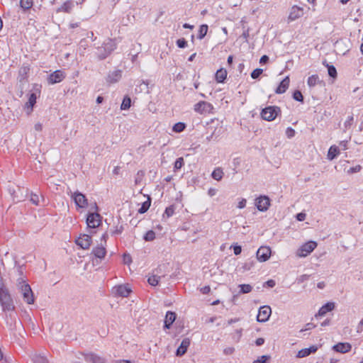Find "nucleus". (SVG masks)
I'll return each instance as SVG.
<instances>
[{
	"mask_svg": "<svg viewBox=\"0 0 363 363\" xmlns=\"http://www.w3.org/2000/svg\"><path fill=\"white\" fill-rule=\"evenodd\" d=\"M362 169V167L360 165H356L354 167H350L349 169H347V172L349 174H354L359 172Z\"/></svg>",
	"mask_w": 363,
	"mask_h": 363,
	"instance_id": "obj_48",
	"label": "nucleus"
},
{
	"mask_svg": "<svg viewBox=\"0 0 363 363\" xmlns=\"http://www.w3.org/2000/svg\"><path fill=\"white\" fill-rule=\"evenodd\" d=\"M186 125L184 123L178 122L173 125L172 130L175 133H181L184 130Z\"/></svg>",
	"mask_w": 363,
	"mask_h": 363,
	"instance_id": "obj_34",
	"label": "nucleus"
},
{
	"mask_svg": "<svg viewBox=\"0 0 363 363\" xmlns=\"http://www.w3.org/2000/svg\"><path fill=\"white\" fill-rule=\"evenodd\" d=\"M177 315L174 312L167 311L165 315L164 328L169 329L176 319Z\"/></svg>",
	"mask_w": 363,
	"mask_h": 363,
	"instance_id": "obj_20",
	"label": "nucleus"
},
{
	"mask_svg": "<svg viewBox=\"0 0 363 363\" xmlns=\"http://www.w3.org/2000/svg\"><path fill=\"white\" fill-rule=\"evenodd\" d=\"M271 248L267 246L260 247L257 251V258L259 262L267 261L271 255Z\"/></svg>",
	"mask_w": 363,
	"mask_h": 363,
	"instance_id": "obj_12",
	"label": "nucleus"
},
{
	"mask_svg": "<svg viewBox=\"0 0 363 363\" xmlns=\"http://www.w3.org/2000/svg\"><path fill=\"white\" fill-rule=\"evenodd\" d=\"M333 349L340 353H346L351 350L352 345L348 342H339L333 347Z\"/></svg>",
	"mask_w": 363,
	"mask_h": 363,
	"instance_id": "obj_17",
	"label": "nucleus"
},
{
	"mask_svg": "<svg viewBox=\"0 0 363 363\" xmlns=\"http://www.w3.org/2000/svg\"><path fill=\"white\" fill-rule=\"evenodd\" d=\"M72 9V3L69 1L65 2L58 9L59 11L69 13Z\"/></svg>",
	"mask_w": 363,
	"mask_h": 363,
	"instance_id": "obj_32",
	"label": "nucleus"
},
{
	"mask_svg": "<svg viewBox=\"0 0 363 363\" xmlns=\"http://www.w3.org/2000/svg\"><path fill=\"white\" fill-rule=\"evenodd\" d=\"M151 204V199L150 196H148L147 201L143 203L141 207L138 209L139 213H146Z\"/></svg>",
	"mask_w": 363,
	"mask_h": 363,
	"instance_id": "obj_30",
	"label": "nucleus"
},
{
	"mask_svg": "<svg viewBox=\"0 0 363 363\" xmlns=\"http://www.w3.org/2000/svg\"><path fill=\"white\" fill-rule=\"evenodd\" d=\"M190 345V340L189 338H184L182 340L180 346L176 351V355L178 357L183 356L187 351L188 347Z\"/></svg>",
	"mask_w": 363,
	"mask_h": 363,
	"instance_id": "obj_18",
	"label": "nucleus"
},
{
	"mask_svg": "<svg viewBox=\"0 0 363 363\" xmlns=\"http://www.w3.org/2000/svg\"><path fill=\"white\" fill-rule=\"evenodd\" d=\"M65 78V72L62 70H56L51 73L48 78V82L50 84H54L62 82Z\"/></svg>",
	"mask_w": 363,
	"mask_h": 363,
	"instance_id": "obj_13",
	"label": "nucleus"
},
{
	"mask_svg": "<svg viewBox=\"0 0 363 363\" xmlns=\"http://www.w3.org/2000/svg\"><path fill=\"white\" fill-rule=\"evenodd\" d=\"M102 217L97 213H89L86 216V224L89 228H96L101 223Z\"/></svg>",
	"mask_w": 363,
	"mask_h": 363,
	"instance_id": "obj_6",
	"label": "nucleus"
},
{
	"mask_svg": "<svg viewBox=\"0 0 363 363\" xmlns=\"http://www.w3.org/2000/svg\"><path fill=\"white\" fill-rule=\"evenodd\" d=\"M269 358L270 357L268 355H262L257 359L255 360L252 363H266V362L269 359Z\"/></svg>",
	"mask_w": 363,
	"mask_h": 363,
	"instance_id": "obj_49",
	"label": "nucleus"
},
{
	"mask_svg": "<svg viewBox=\"0 0 363 363\" xmlns=\"http://www.w3.org/2000/svg\"><path fill=\"white\" fill-rule=\"evenodd\" d=\"M272 313V309L269 306H262L258 311L257 315V320L259 323H264L267 321Z\"/></svg>",
	"mask_w": 363,
	"mask_h": 363,
	"instance_id": "obj_8",
	"label": "nucleus"
},
{
	"mask_svg": "<svg viewBox=\"0 0 363 363\" xmlns=\"http://www.w3.org/2000/svg\"><path fill=\"white\" fill-rule=\"evenodd\" d=\"M233 252L235 255H238L242 252V247L240 245H236L233 246Z\"/></svg>",
	"mask_w": 363,
	"mask_h": 363,
	"instance_id": "obj_56",
	"label": "nucleus"
},
{
	"mask_svg": "<svg viewBox=\"0 0 363 363\" xmlns=\"http://www.w3.org/2000/svg\"><path fill=\"white\" fill-rule=\"evenodd\" d=\"M72 198L78 208H84L88 206L87 199L82 193L76 191L72 195Z\"/></svg>",
	"mask_w": 363,
	"mask_h": 363,
	"instance_id": "obj_10",
	"label": "nucleus"
},
{
	"mask_svg": "<svg viewBox=\"0 0 363 363\" xmlns=\"http://www.w3.org/2000/svg\"><path fill=\"white\" fill-rule=\"evenodd\" d=\"M36 99H37V97H36V95L35 93L30 94L29 99H28V101L26 103V106L30 107L32 109L33 106L36 103Z\"/></svg>",
	"mask_w": 363,
	"mask_h": 363,
	"instance_id": "obj_41",
	"label": "nucleus"
},
{
	"mask_svg": "<svg viewBox=\"0 0 363 363\" xmlns=\"http://www.w3.org/2000/svg\"><path fill=\"white\" fill-rule=\"evenodd\" d=\"M317 247V243L315 241H308L302 245L296 252V256L298 257H305Z\"/></svg>",
	"mask_w": 363,
	"mask_h": 363,
	"instance_id": "obj_5",
	"label": "nucleus"
},
{
	"mask_svg": "<svg viewBox=\"0 0 363 363\" xmlns=\"http://www.w3.org/2000/svg\"><path fill=\"white\" fill-rule=\"evenodd\" d=\"M293 99L295 101L302 102V103L303 102V99H304L302 93L299 90H296L293 93Z\"/></svg>",
	"mask_w": 363,
	"mask_h": 363,
	"instance_id": "obj_44",
	"label": "nucleus"
},
{
	"mask_svg": "<svg viewBox=\"0 0 363 363\" xmlns=\"http://www.w3.org/2000/svg\"><path fill=\"white\" fill-rule=\"evenodd\" d=\"M296 218L299 221H303L306 218V214L303 213H300L296 215Z\"/></svg>",
	"mask_w": 363,
	"mask_h": 363,
	"instance_id": "obj_61",
	"label": "nucleus"
},
{
	"mask_svg": "<svg viewBox=\"0 0 363 363\" xmlns=\"http://www.w3.org/2000/svg\"><path fill=\"white\" fill-rule=\"evenodd\" d=\"M340 153V150H339V148L338 147H337L336 145H332L330 148H329V150H328V159L329 160H334Z\"/></svg>",
	"mask_w": 363,
	"mask_h": 363,
	"instance_id": "obj_26",
	"label": "nucleus"
},
{
	"mask_svg": "<svg viewBox=\"0 0 363 363\" xmlns=\"http://www.w3.org/2000/svg\"><path fill=\"white\" fill-rule=\"evenodd\" d=\"M270 205V200L267 196H260L255 200V206L259 211H266Z\"/></svg>",
	"mask_w": 363,
	"mask_h": 363,
	"instance_id": "obj_9",
	"label": "nucleus"
},
{
	"mask_svg": "<svg viewBox=\"0 0 363 363\" xmlns=\"http://www.w3.org/2000/svg\"><path fill=\"white\" fill-rule=\"evenodd\" d=\"M269 61V57L267 55H263L261 57L260 60H259V63L260 64H265L267 63V62Z\"/></svg>",
	"mask_w": 363,
	"mask_h": 363,
	"instance_id": "obj_60",
	"label": "nucleus"
},
{
	"mask_svg": "<svg viewBox=\"0 0 363 363\" xmlns=\"http://www.w3.org/2000/svg\"><path fill=\"white\" fill-rule=\"evenodd\" d=\"M143 175H144V172L143 171L138 172L137 177L135 179V184H138L141 182V178Z\"/></svg>",
	"mask_w": 363,
	"mask_h": 363,
	"instance_id": "obj_53",
	"label": "nucleus"
},
{
	"mask_svg": "<svg viewBox=\"0 0 363 363\" xmlns=\"http://www.w3.org/2000/svg\"><path fill=\"white\" fill-rule=\"evenodd\" d=\"M123 228L121 225L119 228L117 227L116 229L112 232V234L113 235H116V234L118 235V234H121L123 232Z\"/></svg>",
	"mask_w": 363,
	"mask_h": 363,
	"instance_id": "obj_64",
	"label": "nucleus"
},
{
	"mask_svg": "<svg viewBox=\"0 0 363 363\" xmlns=\"http://www.w3.org/2000/svg\"><path fill=\"white\" fill-rule=\"evenodd\" d=\"M122 77V71L116 69L110 72L106 77V82L109 84H113L118 82Z\"/></svg>",
	"mask_w": 363,
	"mask_h": 363,
	"instance_id": "obj_16",
	"label": "nucleus"
},
{
	"mask_svg": "<svg viewBox=\"0 0 363 363\" xmlns=\"http://www.w3.org/2000/svg\"><path fill=\"white\" fill-rule=\"evenodd\" d=\"M213 109V105L205 101H199L194 105V111L201 114L209 113Z\"/></svg>",
	"mask_w": 363,
	"mask_h": 363,
	"instance_id": "obj_7",
	"label": "nucleus"
},
{
	"mask_svg": "<svg viewBox=\"0 0 363 363\" xmlns=\"http://www.w3.org/2000/svg\"><path fill=\"white\" fill-rule=\"evenodd\" d=\"M92 240L91 237L89 235H83L76 240L75 242L77 245L84 250H87L91 246Z\"/></svg>",
	"mask_w": 363,
	"mask_h": 363,
	"instance_id": "obj_14",
	"label": "nucleus"
},
{
	"mask_svg": "<svg viewBox=\"0 0 363 363\" xmlns=\"http://www.w3.org/2000/svg\"><path fill=\"white\" fill-rule=\"evenodd\" d=\"M247 201L245 199H242L240 201H239L238 208H243L246 206Z\"/></svg>",
	"mask_w": 363,
	"mask_h": 363,
	"instance_id": "obj_59",
	"label": "nucleus"
},
{
	"mask_svg": "<svg viewBox=\"0 0 363 363\" xmlns=\"http://www.w3.org/2000/svg\"><path fill=\"white\" fill-rule=\"evenodd\" d=\"M315 327V325L312 323H308L306 325V327L304 329H301L300 330V332H303V331H306V330H312L313 328H314Z\"/></svg>",
	"mask_w": 363,
	"mask_h": 363,
	"instance_id": "obj_54",
	"label": "nucleus"
},
{
	"mask_svg": "<svg viewBox=\"0 0 363 363\" xmlns=\"http://www.w3.org/2000/svg\"><path fill=\"white\" fill-rule=\"evenodd\" d=\"M0 303L2 311L6 313L12 312L15 309V306L10 294L4 288H0Z\"/></svg>",
	"mask_w": 363,
	"mask_h": 363,
	"instance_id": "obj_3",
	"label": "nucleus"
},
{
	"mask_svg": "<svg viewBox=\"0 0 363 363\" xmlns=\"http://www.w3.org/2000/svg\"><path fill=\"white\" fill-rule=\"evenodd\" d=\"M304 14L303 8L298 6H294L291 7L289 15V19L291 21H295L301 16H303Z\"/></svg>",
	"mask_w": 363,
	"mask_h": 363,
	"instance_id": "obj_15",
	"label": "nucleus"
},
{
	"mask_svg": "<svg viewBox=\"0 0 363 363\" xmlns=\"http://www.w3.org/2000/svg\"><path fill=\"white\" fill-rule=\"evenodd\" d=\"M20 6L21 9H23L24 11L30 9L33 5V0H20Z\"/></svg>",
	"mask_w": 363,
	"mask_h": 363,
	"instance_id": "obj_31",
	"label": "nucleus"
},
{
	"mask_svg": "<svg viewBox=\"0 0 363 363\" xmlns=\"http://www.w3.org/2000/svg\"><path fill=\"white\" fill-rule=\"evenodd\" d=\"M281 113V108L277 106H269L262 109V118L267 121H274Z\"/></svg>",
	"mask_w": 363,
	"mask_h": 363,
	"instance_id": "obj_4",
	"label": "nucleus"
},
{
	"mask_svg": "<svg viewBox=\"0 0 363 363\" xmlns=\"http://www.w3.org/2000/svg\"><path fill=\"white\" fill-rule=\"evenodd\" d=\"M335 308V303L333 302H328L327 303L324 304L318 311V314L316 315L318 316H323L325 315L328 312H330L333 311Z\"/></svg>",
	"mask_w": 363,
	"mask_h": 363,
	"instance_id": "obj_23",
	"label": "nucleus"
},
{
	"mask_svg": "<svg viewBox=\"0 0 363 363\" xmlns=\"http://www.w3.org/2000/svg\"><path fill=\"white\" fill-rule=\"evenodd\" d=\"M211 291V288L209 286H205L203 287H202L201 289H200V291L203 294H208Z\"/></svg>",
	"mask_w": 363,
	"mask_h": 363,
	"instance_id": "obj_57",
	"label": "nucleus"
},
{
	"mask_svg": "<svg viewBox=\"0 0 363 363\" xmlns=\"http://www.w3.org/2000/svg\"><path fill=\"white\" fill-rule=\"evenodd\" d=\"M131 292L130 288L128 285H118L114 286L112 293L116 296L128 297Z\"/></svg>",
	"mask_w": 363,
	"mask_h": 363,
	"instance_id": "obj_11",
	"label": "nucleus"
},
{
	"mask_svg": "<svg viewBox=\"0 0 363 363\" xmlns=\"http://www.w3.org/2000/svg\"><path fill=\"white\" fill-rule=\"evenodd\" d=\"M320 79L318 74H313L308 78L307 84L310 87L315 86L320 82Z\"/></svg>",
	"mask_w": 363,
	"mask_h": 363,
	"instance_id": "obj_29",
	"label": "nucleus"
},
{
	"mask_svg": "<svg viewBox=\"0 0 363 363\" xmlns=\"http://www.w3.org/2000/svg\"><path fill=\"white\" fill-rule=\"evenodd\" d=\"M235 351L234 347H228L224 349L223 353L226 355L232 354Z\"/></svg>",
	"mask_w": 363,
	"mask_h": 363,
	"instance_id": "obj_55",
	"label": "nucleus"
},
{
	"mask_svg": "<svg viewBox=\"0 0 363 363\" xmlns=\"http://www.w3.org/2000/svg\"><path fill=\"white\" fill-rule=\"evenodd\" d=\"M353 121H354L353 116H348L347 119L345 121V122L344 123L345 128H349L352 125Z\"/></svg>",
	"mask_w": 363,
	"mask_h": 363,
	"instance_id": "obj_52",
	"label": "nucleus"
},
{
	"mask_svg": "<svg viewBox=\"0 0 363 363\" xmlns=\"http://www.w3.org/2000/svg\"><path fill=\"white\" fill-rule=\"evenodd\" d=\"M160 279V277H158L157 275H152L148 277L147 282L151 286H155L158 284Z\"/></svg>",
	"mask_w": 363,
	"mask_h": 363,
	"instance_id": "obj_39",
	"label": "nucleus"
},
{
	"mask_svg": "<svg viewBox=\"0 0 363 363\" xmlns=\"http://www.w3.org/2000/svg\"><path fill=\"white\" fill-rule=\"evenodd\" d=\"M179 48H184L187 46V41L184 38H179L176 42Z\"/></svg>",
	"mask_w": 363,
	"mask_h": 363,
	"instance_id": "obj_47",
	"label": "nucleus"
},
{
	"mask_svg": "<svg viewBox=\"0 0 363 363\" xmlns=\"http://www.w3.org/2000/svg\"><path fill=\"white\" fill-rule=\"evenodd\" d=\"M264 343V339L262 337H259L255 340V345L257 346H261Z\"/></svg>",
	"mask_w": 363,
	"mask_h": 363,
	"instance_id": "obj_62",
	"label": "nucleus"
},
{
	"mask_svg": "<svg viewBox=\"0 0 363 363\" xmlns=\"http://www.w3.org/2000/svg\"><path fill=\"white\" fill-rule=\"evenodd\" d=\"M92 253L96 257L102 259L106 254V250L104 246H96L93 248Z\"/></svg>",
	"mask_w": 363,
	"mask_h": 363,
	"instance_id": "obj_24",
	"label": "nucleus"
},
{
	"mask_svg": "<svg viewBox=\"0 0 363 363\" xmlns=\"http://www.w3.org/2000/svg\"><path fill=\"white\" fill-rule=\"evenodd\" d=\"M131 104V99L129 96H125L122 101V104L121 105V110H127L130 107Z\"/></svg>",
	"mask_w": 363,
	"mask_h": 363,
	"instance_id": "obj_35",
	"label": "nucleus"
},
{
	"mask_svg": "<svg viewBox=\"0 0 363 363\" xmlns=\"http://www.w3.org/2000/svg\"><path fill=\"white\" fill-rule=\"evenodd\" d=\"M117 43L114 38H107L101 46L96 48V57L99 60L106 59L116 49Z\"/></svg>",
	"mask_w": 363,
	"mask_h": 363,
	"instance_id": "obj_1",
	"label": "nucleus"
},
{
	"mask_svg": "<svg viewBox=\"0 0 363 363\" xmlns=\"http://www.w3.org/2000/svg\"><path fill=\"white\" fill-rule=\"evenodd\" d=\"M317 350L318 347L315 345L311 346L308 348L302 349L298 352L296 357L298 358L306 357L311 354L315 352Z\"/></svg>",
	"mask_w": 363,
	"mask_h": 363,
	"instance_id": "obj_22",
	"label": "nucleus"
},
{
	"mask_svg": "<svg viewBox=\"0 0 363 363\" xmlns=\"http://www.w3.org/2000/svg\"><path fill=\"white\" fill-rule=\"evenodd\" d=\"M143 239L147 242L152 241L155 239V233L150 230H148L143 236Z\"/></svg>",
	"mask_w": 363,
	"mask_h": 363,
	"instance_id": "obj_38",
	"label": "nucleus"
},
{
	"mask_svg": "<svg viewBox=\"0 0 363 363\" xmlns=\"http://www.w3.org/2000/svg\"><path fill=\"white\" fill-rule=\"evenodd\" d=\"M30 70V65L23 64L18 70V80L22 82L28 79V74Z\"/></svg>",
	"mask_w": 363,
	"mask_h": 363,
	"instance_id": "obj_19",
	"label": "nucleus"
},
{
	"mask_svg": "<svg viewBox=\"0 0 363 363\" xmlns=\"http://www.w3.org/2000/svg\"><path fill=\"white\" fill-rule=\"evenodd\" d=\"M208 29V26L206 24L201 25L199 30L198 38L200 40L203 39L206 36Z\"/></svg>",
	"mask_w": 363,
	"mask_h": 363,
	"instance_id": "obj_33",
	"label": "nucleus"
},
{
	"mask_svg": "<svg viewBox=\"0 0 363 363\" xmlns=\"http://www.w3.org/2000/svg\"><path fill=\"white\" fill-rule=\"evenodd\" d=\"M18 286L22 294L23 301L28 304L34 303L35 298L32 289L23 278L18 280Z\"/></svg>",
	"mask_w": 363,
	"mask_h": 363,
	"instance_id": "obj_2",
	"label": "nucleus"
},
{
	"mask_svg": "<svg viewBox=\"0 0 363 363\" xmlns=\"http://www.w3.org/2000/svg\"><path fill=\"white\" fill-rule=\"evenodd\" d=\"M175 206L174 205H171L166 208L164 213L163 218L167 217V218L172 216L174 213Z\"/></svg>",
	"mask_w": 363,
	"mask_h": 363,
	"instance_id": "obj_36",
	"label": "nucleus"
},
{
	"mask_svg": "<svg viewBox=\"0 0 363 363\" xmlns=\"http://www.w3.org/2000/svg\"><path fill=\"white\" fill-rule=\"evenodd\" d=\"M289 77H286L279 84V85L277 86V88L275 90V93L278 94H281L284 93L289 86Z\"/></svg>",
	"mask_w": 363,
	"mask_h": 363,
	"instance_id": "obj_21",
	"label": "nucleus"
},
{
	"mask_svg": "<svg viewBox=\"0 0 363 363\" xmlns=\"http://www.w3.org/2000/svg\"><path fill=\"white\" fill-rule=\"evenodd\" d=\"M242 335V329H237L235 332V335H233V339L236 342H239Z\"/></svg>",
	"mask_w": 363,
	"mask_h": 363,
	"instance_id": "obj_46",
	"label": "nucleus"
},
{
	"mask_svg": "<svg viewBox=\"0 0 363 363\" xmlns=\"http://www.w3.org/2000/svg\"><path fill=\"white\" fill-rule=\"evenodd\" d=\"M43 199V197L41 196H39L36 194H31L30 195V201L36 205V206H38L40 205V200Z\"/></svg>",
	"mask_w": 363,
	"mask_h": 363,
	"instance_id": "obj_42",
	"label": "nucleus"
},
{
	"mask_svg": "<svg viewBox=\"0 0 363 363\" xmlns=\"http://www.w3.org/2000/svg\"><path fill=\"white\" fill-rule=\"evenodd\" d=\"M262 69L257 68L252 72L250 75L252 79H256L262 74Z\"/></svg>",
	"mask_w": 363,
	"mask_h": 363,
	"instance_id": "obj_45",
	"label": "nucleus"
},
{
	"mask_svg": "<svg viewBox=\"0 0 363 363\" xmlns=\"http://www.w3.org/2000/svg\"><path fill=\"white\" fill-rule=\"evenodd\" d=\"M265 284L268 286L269 287H274L276 284L275 281L273 279H269L267 281L265 282Z\"/></svg>",
	"mask_w": 363,
	"mask_h": 363,
	"instance_id": "obj_63",
	"label": "nucleus"
},
{
	"mask_svg": "<svg viewBox=\"0 0 363 363\" xmlns=\"http://www.w3.org/2000/svg\"><path fill=\"white\" fill-rule=\"evenodd\" d=\"M239 287L240 289V294H247L252 291V286L250 284H240Z\"/></svg>",
	"mask_w": 363,
	"mask_h": 363,
	"instance_id": "obj_37",
	"label": "nucleus"
},
{
	"mask_svg": "<svg viewBox=\"0 0 363 363\" xmlns=\"http://www.w3.org/2000/svg\"><path fill=\"white\" fill-rule=\"evenodd\" d=\"M123 262L125 264H129L131 262V257L130 255H123Z\"/></svg>",
	"mask_w": 363,
	"mask_h": 363,
	"instance_id": "obj_58",
	"label": "nucleus"
},
{
	"mask_svg": "<svg viewBox=\"0 0 363 363\" xmlns=\"http://www.w3.org/2000/svg\"><path fill=\"white\" fill-rule=\"evenodd\" d=\"M86 359L90 360L93 363H104V359L100 356L94 354L90 353L86 356Z\"/></svg>",
	"mask_w": 363,
	"mask_h": 363,
	"instance_id": "obj_27",
	"label": "nucleus"
},
{
	"mask_svg": "<svg viewBox=\"0 0 363 363\" xmlns=\"http://www.w3.org/2000/svg\"><path fill=\"white\" fill-rule=\"evenodd\" d=\"M328 67V75L332 78H336L337 77V70L335 66L333 65H326Z\"/></svg>",
	"mask_w": 363,
	"mask_h": 363,
	"instance_id": "obj_43",
	"label": "nucleus"
},
{
	"mask_svg": "<svg viewBox=\"0 0 363 363\" xmlns=\"http://www.w3.org/2000/svg\"><path fill=\"white\" fill-rule=\"evenodd\" d=\"M227 77V71L223 68L219 69L217 70L215 78L217 82L218 83H223Z\"/></svg>",
	"mask_w": 363,
	"mask_h": 363,
	"instance_id": "obj_25",
	"label": "nucleus"
},
{
	"mask_svg": "<svg viewBox=\"0 0 363 363\" xmlns=\"http://www.w3.org/2000/svg\"><path fill=\"white\" fill-rule=\"evenodd\" d=\"M211 177L213 179L216 181H220L223 177V169L220 167L216 168L212 174Z\"/></svg>",
	"mask_w": 363,
	"mask_h": 363,
	"instance_id": "obj_28",
	"label": "nucleus"
},
{
	"mask_svg": "<svg viewBox=\"0 0 363 363\" xmlns=\"http://www.w3.org/2000/svg\"><path fill=\"white\" fill-rule=\"evenodd\" d=\"M296 131L294 128L289 127L286 130V135L288 138H292L295 136Z\"/></svg>",
	"mask_w": 363,
	"mask_h": 363,
	"instance_id": "obj_51",
	"label": "nucleus"
},
{
	"mask_svg": "<svg viewBox=\"0 0 363 363\" xmlns=\"http://www.w3.org/2000/svg\"><path fill=\"white\" fill-rule=\"evenodd\" d=\"M184 164V161L183 157L177 158L174 164V171L176 172V171L180 169Z\"/></svg>",
	"mask_w": 363,
	"mask_h": 363,
	"instance_id": "obj_40",
	"label": "nucleus"
},
{
	"mask_svg": "<svg viewBox=\"0 0 363 363\" xmlns=\"http://www.w3.org/2000/svg\"><path fill=\"white\" fill-rule=\"evenodd\" d=\"M222 127L216 128L215 130L211 133L212 135L215 138L216 140H218V138L220 137L221 134Z\"/></svg>",
	"mask_w": 363,
	"mask_h": 363,
	"instance_id": "obj_50",
	"label": "nucleus"
}]
</instances>
